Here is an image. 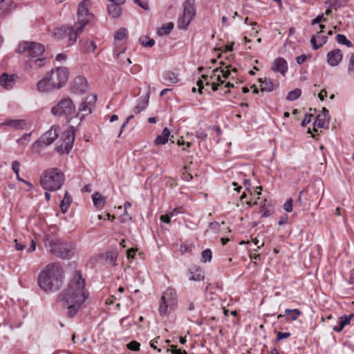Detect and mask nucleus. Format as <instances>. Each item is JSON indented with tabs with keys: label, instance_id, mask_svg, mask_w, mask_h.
I'll return each instance as SVG.
<instances>
[{
	"label": "nucleus",
	"instance_id": "obj_29",
	"mask_svg": "<svg viewBox=\"0 0 354 354\" xmlns=\"http://www.w3.org/2000/svg\"><path fill=\"white\" fill-rule=\"evenodd\" d=\"M285 315L288 317L286 318L287 320L291 319L292 321H295L298 319V317L301 315V312L297 309H286Z\"/></svg>",
	"mask_w": 354,
	"mask_h": 354
},
{
	"label": "nucleus",
	"instance_id": "obj_16",
	"mask_svg": "<svg viewBox=\"0 0 354 354\" xmlns=\"http://www.w3.org/2000/svg\"><path fill=\"white\" fill-rule=\"evenodd\" d=\"M288 62L284 58L277 57L274 60L272 67L273 71L280 73L282 75H285L288 71Z\"/></svg>",
	"mask_w": 354,
	"mask_h": 354
},
{
	"label": "nucleus",
	"instance_id": "obj_46",
	"mask_svg": "<svg viewBox=\"0 0 354 354\" xmlns=\"http://www.w3.org/2000/svg\"><path fill=\"white\" fill-rule=\"evenodd\" d=\"M86 50L87 52H94L97 46L93 41H87L86 42Z\"/></svg>",
	"mask_w": 354,
	"mask_h": 354
},
{
	"label": "nucleus",
	"instance_id": "obj_60",
	"mask_svg": "<svg viewBox=\"0 0 354 354\" xmlns=\"http://www.w3.org/2000/svg\"><path fill=\"white\" fill-rule=\"evenodd\" d=\"M348 282L350 284H354V268L350 271L349 278Z\"/></svg>",
	"mask_w": 354,
	"mask_h": 354
},
{
	"label": "nucleus",
	"instance_id": "obj_54",
	"mask_svg": "<svg viewBox=\"0 0 354 354\" xmlns=\"http://www.w3.org/2000/svg\"><path fill=\"white\" fill-rule=\"evenodd\" d=\"M159 338H160V337H158L156 339H154L152 341H151L150 346L152 348H153L155 350H157L158 352H161V349L160 348H158L157 346H156V344H158V340Z\"/></svg>",
	"mask_w": 354,
	"mask_h": 354
},
{
	"label": "nucleus",
	"instance_id": "obj_34",
	"mask_svg": "<svg viewBox=\"0 0 354 354\" xmlns=\"http://www.w3.org/2000/svg\"><path fill=\"white\" fill-rule=\"evenodd\" d=\"M301 95V91L299 88H295L288 93L286 100L289 101H295L297 100Z\"/></svg>",
	"mask_w": 354,
	"mask_h": 354
},
{
	"label": "nucleus",
	"instance_id": "obj_48",
	"mask_svg": "<svg viewBox=\"0 0 354 354\" xmlns=\"http://www.w3.org/2000/svg\"><path fill=\"white\" fill-rule=\"evenodd\" d=\"M170 347L172 348V354H187V352L185 350L177 348V346L171 345Z\"/></svg>",
	"mask_w": 354,
	"mask_h": 354
},
{
	"label": "nucleus",
	"instance_id": "obj_15",
	"mask_svg": "<svg viewBox=\"0 0 354 354\" xmlns=\"http://www.w3.org/2000/svg\"><path fill=\"white\" fill-rule=\"evenodd\" d=\"M343 58L340 49H334L327 53V62L331 66L339 65Z\"/></svg>",
	"mask_w": 354,
	"mask_h": 354
},
{
	"label": "nucleus",
	"instance_id": "obj_52",
	"mask_svg": "<svg viewBox=\"0 0 354 354\" xmlns=\"http://www.w3.org/2000/svg\"><path fill=\"white\" fill-rule=\"evenodd\" d=\"M155 44V40L153 39H149L147 41H142V45L145 47H152Z\"/></svg>",
	"mask_w": 354,
	"mask_h": 354
},
{
	"label": "nucleus",
	"instance_id": "obj_8",
	"mask_svg": "<svg viewBox=\"0 0 354 354\" xmlns=\"http://www.w3.org/2000/svg\"><path fill=\"white\" fill-rule=\"evenodd\" d=\"M178 304V299L176 292L173 288H168L163 292L160 305L158 312L161 317L167 315L169 312L174 310Z\"/></svg>",
	"mask_w": 354,
	"mask_h": 354
},
{
	"label": "nucleus",
	"instance_id": "obj_40",
	"mask_svg": "<svg viewBox=\"0 0 354 354\" xmlns=\"http://www.w3.org/2000/svg\"><path fill=\"white\" fill-rule=\"evenodd\" d=\"M293 200L292 198H288L283 205V209L287 212H292Z\"/></svg>",
	"mask_w": 354,
	"mask_h": 354
},
{
	"label": "nucleus",
	"instance_id": "obj_3",
	"mask_svg": "<svg viewBox=\"0 0 354 354\" xmlns=\"http://www.w3.org/2000/svg\"><path fill=\"white\" fill-rule=\"evenodd\" d=\"M44 50V46L40 43L24 41L19 43L17 53L28 58L25 62L26 69H38L45 64L46 58L41 57Z\"/></svg>",
	"mask_w": 354,
	"mask_h": 354
},
{
	"label": "nucleus",
	"instance_id": "obj_59",
	"mask_svg": "<svg viewBox=\"0 0 354 354\" xmlns=\"http://www.w3.org/2000/svg\"><path fill=\"white\" fill-rule=\"evenodd\" d=\"M327 95V92L325 89H323L318 94V97L321 101H323Z\"/></svg>",
	"mask_w": 354,
	"mask_h": 354
},
{
	"label": "nucleus",
	"instance_id": "obj_17",
	"mask_svg": "<svg viewBox=\"0 0 354 354\" xmlns=\"http://www.w3.org/2000/svg\"><path fill=\"white\" fill-rule=\"evenodd\" d=\"M63 136L64 137V145H61V147H64V152L68 153L73 145L75 140V131H66L64 133Z\"/></svg>",
	"mask_w": 354,
	"mask_h": 354
},
{
	"label": "nucleus",
	"instance_id": "obj_42",
	"mask_svg": "<svg viewBox=\"0 0 354 354\" xmlns=\"http://www.w3.org/2000/svg\"><path fill=\"white\" fill-rule=\"evenodd\" d=\"M324 14L321 13L318 15L315 19L311 21V25L314 26L317 24H319L322 21H326L327 19L324 17Z\"/></svg>",
	"mask_w": 354,
	"mask_h": 354
},
{
	"label": "nucleus",
	"instance_id": "obj_41",
	"mask_svg": "<svg viewBox=\"0 0 354 354\" xmlns=\"http://www.w3.org/2000/svg\"><path fill=\"white\" fill-rule=\"evenodd\" d=\"M127 348L133 351H137L140 350V344L136 341H131L127 345Z\"/></svg>",
	"mask_w": 354,
	"mask_h": 354
},
{
	"label": "nucleus",
	"instance_id": "obj_6",
	"mask_svg": "<svg viewBox=\"0 0 354 354\" xmlns=\"http://www.w3.org/2000/svg\"><path fill=\"white\" fill-rule=\"evenodd\" d=\"M45 246L49 248L50 252L55 257L63 259H71L75 253V248L72 243L62 240H44Z\"/></svg>",
	"mask_w": 354,
	"mask_h": 354
},
{
	"label": "nucleus",
	"instance_id": "obj_51",
	"mask_svg": "<svg viewBox=\"0 0 354 354\" xmlns=\"http://www.w3.org/2000/svg\"><path fill=\"white\" fill-rule=\"evenodd\" d=\"M264 206H265V204L263 205H261V210H260L261 212H262L261 217H263V218L268 217L272 214V211L270 209H266L265 211L263 212Z\"/></svg>",
	"mask_w": 354,
	"mask_h": 354
},
{
	"label": "nucleus",
	"instance_id": "obj_2",
	"mask_svg": "<svg viewBox=\"0 0 354 354\" xmlns=\"http://www.w3.org/2000/svg\"><path fill=\"white\" fill-rule=\"evenodd\" d=\"M64 276L63 268L59 263H49L39 273L38 285L46 292H55L62 287Z\"/></svg>",
	"mask_w": 354,
	"mask_h": 354
},
{
	"label": "nucleus",
	"instance_id": "obj_12",
	"mask_svg": "<svg viewBox=\"0 0 354 354\" xmlns=\"http://www.w3.org/2000/svg\"><path fill=\"white\" fill-rule=\"evenodd\" d=\"M17 78L16 74L9 75L3 73L0 75V86L7 91L11 90L15 86Z\"/></svg>",
	"mask_w": 354,
	"mask_h": 354
},
{
	"label": "nucleus",
	"instance_id": "obj_35",
	"mask_svg": "<svg viewBox=\"0 0 354 354\" xmlns=\"http://www.w3.org/2000/svg\"><path fill=\"white\" fill-rule=\"evenodd\" d=\"M127 34H128V30L126 28H120L119 30H118L115 32V35H114L115 39L122 41L127 37Z\"/></svg>",
	"mask_w": 354,
	"mask_h": 354
},
{
	"label": "nucleus",
	"instance_id": "obj_14",
	"mask_svg": "<svg viewBox=\"0 0 354 354\" xmlns=\"http://www.w3.org/2000/svg\"><path fill=\"white\" fill-rule=\"evenodd\" d=\"M97 100V96L95 95H91L88 96L84 101H83L79 108L80 112H85V114L88 115L91 113L92 109L95 106V103Z\"/></svg>",
	"mask_w": 354,
	"mask_h": 354
},
{
	"label": "nucleus",
	"instance_id": "obj_13",
	"mask_svg": "<svg viewBox=\"0 0 354 354\" xmlns=\"http://www.w3.org/2000/svg\"><path fill=\"white\" fill-rule=\"evenodd\" d=\"M319 27L321 30L317 32V35H313L310 39V43L312 45V48L314 50H317L320 47H322L324 44H326L328 41V37L325 35H322L321 33L323 32L324 28H325V26L320 24Z\"/></svg>",
	"mask_w": 354,
	"mask_h": 354
},
{
	"label": "nucleus",
	"instance_id": "obj_57",
	"mask_svg": "<svg viewBox=\"0 0 354 354\" xmlns=\"http://www.w3.org/2000/svg\"><path fill=\"white\" fill-rule=\"evenodd\" d=\"M136 250L135 249H133V248L129 249L127 250V258L129 259L134 258V255L136 254Z\"/></svg>",
	"mask_w": 354,
	"mask_h": 354
},
{
	"label": "nucleus",
	"instance_id": "obj_24",
	"mask_svg": "<svg viewBox=\"0 0 354 354\" xmlns=\"http://www.w3.org/2000/svg\"><path fill=\"white\" fill-rule=\"evenodd\" d=\"M170 136V131L167 127H165L160 135H158L154 140V143L156 145H165L168 142Z\"/></svg>",
	"mask_w": 354,
	"mask_h": 354
},
{
	"label": "nucleus",
	"instance_id": "obj_38",
	"mask_svg": "<svg viewBox=\"0 0 354 354\" xmlns=\"http://www.w3.org/2000/svg\"><path fill=\"white\" fill-rule=\"evenodd\" d=\"M348 73L354 75V53L351 54L348 66Z\"/></svg>",
	"mask_w": 354,
	"mask_h": 354
},
{
	"label": "nucleus",
	"instance_id": "obj_23",
	"mask_svg": "<svg viewBox=\"0 0 354 354\" xmlns=\"http://www.w3.org/2000/svg\"><path fill=\"white\" fill-rule=\"evenodd\" d=\"M86 81L83 77H77L75 79L73 89L77 93H84L86 91Z\"/></svg>",
	"mask_w": 354,
	"mask_h": 354
},
{
	"label": "nucleus",
	"instance_id": "obj_37",
	"mask_svg": "<svg viewBox=\"0 0 354 354\" xmlns=\"http://www.w3.org/2000/svg\"><path fill=\"white\" fill-rule=\"evenodd\" d=\"M212 257V253L210 249H205L202 252V259L203 262H209Z\"/></svg>",
	"mask_w": 354,
	"mask_h": 354
},
{
	"label": "nucleus",
	"instance_id": "obj_21",
	"mask_svg": "<svg viewBox=\"0 0 354 354\" xmlns=\"http://www.w3.org/2000/svg\"><path fill=\"white\" fill-rule=\"evenodd\" d=\"M82 31V30L78 29V25H75L67 30V34L68 35V45H73L77 41L78 35Z\"/></svg>",
	"mask_w": 354,
	"mask_h": 354
},
{
	"label": "nucleus",
	"instance_id": "obj_62",
	"mask_svg": "<svg viewBox=\"0 0 354 354\" xmlns=\"http://www.w3.org/2000/svg\"><path fill=\"white\" fill-rule=\"evenodd\" d=\"M66 59V56L63 53H59L57 55L55 59L58 62H61L62 60H65Z\"/></svg>",
	"mask_w": 354,
	"mask_h": 354
},
{
	"label": "nucleus",
	"instance_id": "obj_11",
	"mask_svg": "<svg viewBox=\"0 0 354 354\" xmlns=\"http://www.w3.org/2000/svg\"><path fill=\"white\" fill-rule=\"evenodd\" d=\"M86 2L88 0H84L79 4L77 9V22L78 29L83 30L86 25L89 22L92 15L89 14Z\"/></svg>",
	"mask_w": 354,
	"mask_h": 354
},
{
	"label": "nucleus",
	"instance_id": "obj_32",
	"mask_svg": "<svg viewBox=\"0 0 354 354\" xmlns=\"http://www.w3.org/2000/svg\"><path fill=\"white\" fill-rule=\"evenodd\" d=\"M174 27L173 22H169L164 24L158 30V33L159 35H166L170 33Z\"/></svg>",
	"mask_w": 354,
	"mask_h": 354
},
{
	"label": "nucleus",
	"instance_id": "obj_63",
	"mask_svg": "<svg viewBox=\"0 0 354 354\" xmlns=\"http://www.w3.org/2000/svg\"><path fill=\"white\" fill-rule=\"evenodd\" d=\"M196 84L198 86V93L201 94L203 93V80H198L196 82Z\"/></svg>",
	"mask_w": 354,
	"mask_h": 354
},
{
	"label": "nucleus",
	"instance_id": "obj_28",
	"mask_svg": "<svg viewBox=\"0 0 354 354\" xmlns=\"http://www.w3.org/2000/svg\"><path fill=\"white\" fill-rule=\"evenodd\" d=\"M71 202H72L71 196L66 192L64 194V198L62 199V201H61V203H60V209H61V211L62 213L64 214L68 211Z\"/></svg>",
	"mask_w": 354,
	"mask_h": 354
},
{
	"label": "nucleus",
	"instance_id": "obj_18",
	"mask_svg": "<svg viewBox=\"0 0 354 354\" xmlns=\"http://www.w3.org/2000/svg\"><path fill=\"white\" fill-rule=\"evenodd\" d=\"M2 125L12 128L15 130L24 129L27 124L26 120L23 119H7Z\"/></svg>",
	"mask_w": 354,
	"mask_h": 354
},
{
	"label": "nucleus",
	"instance_id": "obj_20",
	"mask_svg": "<svg viewBox=\"0 0 354 354\" xmlns=\"http://www.w3.org/2000/svg\"><path fill=\"white\" fill-rule=\"evenodd\" d=\"M149 95L141 96L137 100V104L134 107L133 112L138 114L145 110L149 104Z\"/></svg>",
	"mask_w": 354,
	"mask_h": 354
},
{
	"label": "nucleus",
	"instance_id": "obj_22",
	"mask_svg": "<svg viewBox=\"0 0 354 354\" xmlns=\"http://www.w3.org/2000/svg\"><path fill=\"white\" fill-rule=\"evenodd\" d=\"M259 82L261 83V90L263 92H271L278 86V83L274 84L271 79L267 77L260 79Z\"/></svg>",
	"mask_w": 354,
	"mask_h": 354
},
{
	"label": "nucleus",
	"instance_id": "obj_1",
	"mask_svg": "<svg viewBox=\"0 0 354 354\" xmlns=\"http://www.w3.org/2000/svg\"><path fill=\"white\" fill-rule=\"evenodd\" d=\"M89 297V292L86 289V281L80 270H75L70 279L67 288L57 297V301L64 308H67V317H74L83 307Z\"/></svg>",
	"mask_w": 354,
	"mask_h": 354
},
{
	"label": "nucleus",
	"instance_id": "obj_49",
	"mask_svg": "<svg viewBox=\"0 0 354 354\" xmlns=\"http://www.w3.org/2000/svg\"><path fill=\"white\" fill-rule=\"evenodd\" d=\"M312 116L313 115L311 114H306L304 118L301 121V126L306 127L308 124H309L311 121Z\"/></svg>",
	"mask_w": 354,
	"mask_h": 354
},
{
	"label": "nucleus",
	"instance_id": "obj_31",
	"mask_svg": "<svg viewBox=\"0 0 354 354\" xmlns=\"http://www.w3.org/2000/svg\"><path fill=\"white\" fill-rule=\"evenodd\" d=\"M162 78L165 81L169 82L172 84H176L179 80L178 76L171 71H165L163 73Z\"/></svg>",
	"mask_w": 354,
	"mask_h": 354
},
{
	"label": "nucleus",
	"instance_id": "obj_58",
	"mask_svg": "<svg viewBox=\"0 0 354 354\" xmlns=\"http://www.w3.org/2000/svg\"><path fill=\"white\" fill-rule=\"evenodd\" d=\"M306 59V56L305 55H301L296 57V61L298 64H303Z\"/></svg>",
	"mask_w": 354,
	"mask_h": 354
},
{
	"label": "nucleus",
	"instance_id": "obj_53",
	"mask_svg": "<svg viewBox=\"0 0 354 354\" xmlns=\"http://www.w3.org/2000/svg\"><path fill=\"white\" fill-rule=\"evenodd\" d=\"M304 193V189L301 190L299 192V196H298V198L296 201V203H295V205H299V206H301L302 204H303V201H302V194Z\"/></svg>",
	"mask_w": 354,
	"mask_h": 354
},
{
	"label": "nucleus",
	"instance_id": "obj_4",
	"mask_svg": "<svg viewBox=\"0 0 354 354\" xmlns=\"http://www.w3.org/2000/svg\"><path fill=\"white\" fill-rule=\"evenodd\" d=\"M68 77V73L66 68L57 67L52 69L43 79L37 82V90L39 92L44 93L59 89L66 84Z\"/></svg>",
	"mask_w": 354,
	"mask_h": 354
},
{
	"label": "nucleus",
	"instance_id": "obj_56",
	"mask_svg": "<svg viewBox=\"0 0 354 354\" xmlns=\"http://www.w3.org/2000/svg\"><path fill=\"white\" fill-rule=\"evenodd\" d=\"M15 249L18 251L23 250L26 247L24 244L18 243L17 239L15 240Z\"/></svg>",
	"mask_w": 354,
	"mask_h": 354
},
{
	"label": "nucleus",
	"instance_id": "obj_61",
	"mask_svg": "<svg viewBox=\"0 0 354 354\" xmlns=\"http://www.w3.org/2000/svg\"><path fill=\"white\" fill-rule=\"evenodd\" d=\"M36 249V244L33 240H32L30 246L27 249V252H32Z\"/></svg>",
	"mask_w": 354,
	"mask_h": 354
},
{
	"label": "nucleus",
	"instance_id": "obj_64",
	"mask_svg": "<svg viewBox=\"0 0 354 354\" xmlns=\"http://www.w3.org/2000/svg\"><path fill=\"white\" fill-rule=\"evenodd\" d=\"M287 221H288V216L281 217L279 221H278V225H283L287 223Z\"/></svg>",
	"mask_w": 354,
	"mask_h": 354
},
{
	"label": "nucleus",
	"instance_id": "obj_33",
	"mask_svg": "<svg viewBox=\"0 0 354 354\" xmlns=\"http://www.w3.org/2000/svg\"><path fill=\"white\" fill-rule=\"evenodd\" d=\"M336 41L338 44L345 45L348 48L353 47V43L348 40L344 35L337 34L336 36Z\"/></svg>",
	"mask_w": 354,
	"mask_h": 354
},
{
	"label": "nucleus",
	"instance_id": "obj_30",
	"mask_svg": "<svg viewBox=\"0 0 354 354\" xmlns=\"http://www.w3.org/2000/svg\"><path fill=\"white\" fill-rule=\"evenodd\" d=\"M195 270V273H194V271L192 270H189L190 274L192 276L189 277L190 280L192 281H201L204 279V276L203 274V271L201 268L194 267L193 268V270Z\"/></svg>",
	"mask_w": 354,
	"mask_h": 354
},
{
	"label": "nucleus",
	"instance_id": "obj_45",
	"mask_svg": "<svg viewBox=\"0 0 354 354\" xmlns=\"http://www.w3.org/2000/svg\"><path fill=\"white\" fill-rule=\"evenodd\" d=\"M224 224H225L224 221H223L221 223H219L218 222H216V221H214V222H211L209 224V227L215 232H218L220 229L221 225H224Z\"/></svg>",
	"mask_w": 354,
	"mask_h": 354
},
{
	"label": "nucleus",
	"instance_id": "obj_44",
	"mask_svg": "<svg viewBox=\"0 0 354 354\" xmlns=\"http://www.w3.org/2000/svg\"><path fill=\"white\" fill-rule=\"evenodd\" d=\"M290 335H291V334L289 332H286V333L277 332V336H276V341L280 342L283 339H286V338L290 337Z\"/></svg>",
	"mask_w": 354,
	"mask_h": 354
},
{
	"label": "nucleus",
	"instance_id": "obj_5",
	"mask_svg": "<svg viewBox=\"0 0 354 354\" xmlns=\"http://www.w3.org/2000/svg\"><path fill=\"white\" fill-rule=\"evenodd\" d=\"M65 180V176L61 169L50 168L43 171L40 177V185L46 191L59 190Z\"/></svg>",
	"mask_w": 354,
	"mask_h": 354
},
{
	"label": "nucleus",
	"instance_id": "obj_47",
	"mask_svg": "<svg viewBox=\"0 0 354 354\" xmlns=\"http://www.w3.org/2000/svg\"><path fill=\"white\" fill-rule=\"evenodd\" d=\"M20 162L18 160H14L12 162V169L16 176H19Z\"/></svg>",
	"mask_w": 354,
	"mask_h": 354
},
{
	"label": "nucleus",
	"instance_id": "obj_9",
	"mask_svg": "<svg viewBox=\"0 0 354 354\" xmlns=\"http://www.w3.org/2000/svg\"><path fill=\"white\" fill-rule=\"evenodd\" d=\"M51 113L55 116H65L66 119L71 118L75 113V106L71 98H63L51 109Z\"/></svg>",
	"mask_w": 354,
	"mask_h": 354
},
{
	"label": "nucleus",
	"instance_id": "obj_43",
	"mask_svg": "<svg viewBox=\"0 0 354 354\" xmlns=\"http://www.w3.org/2000/svg\"><path fill=\"white\" fill-rule=\"evenodd\" d=\"M133 2L145 10L149 8L147 0H133Z\"/></svg>",
	"mask_w": 354,
	"mask_h": 354
},
{
	"label": "nucleus",
	"instance_id": "obj_19",
	"mask_svg": "<svg viewBox=\"0 0 354 354\" xmlns=\"http://www.w3.org/2000/svg\"><path fill=\"white\" fill-rule=\"evenodd\" d=\"M330 120V116L326 115V113L324 114H319L317 115L315 120L314 122V131H317V128H324L325 127L326 124L328 125Z\"/></svg>",
	"mask_w": 354,
	"mask_h": 354
},
{
	"label": "nucleus",
	"instance_id": "obj_27",
	"mask_svg": "<svg viewBox=\"0 0 354 354\" xmlns=\"http://www.w3.org/2000/svg\"><path fill=\"white\" fill-rule=\"evenodd\" d=\"M93 205L97 207H102L106 203V198L100 192H95L92 194Z\"/></svg>",
	"mask_w": 354,
	"mask_h": 354
},
{
	"label": "nucleus",
	"instance_id": "obj_7",
	"mask_svg": "<svg viewBox=\"0 0 354 354\" xmlns=\"http://www.w3.org/2000/svg\"><path fill=\"white\" fill-rule=\"evenodd\" d=\"M196 9L194 0H185L183 3V12L178 16L177 27L180 30H187L195 18Z\"/></svg>",
	"mask_w": 354,
	"mask_h": 354
},
{
	"label": "nucleus",
	"instance_id": "obj_55",
	"mask_svg": "<svg viewBox=\"0 0 354 354\" xmlns=\"http://www.w3.org/2000/svg\"><path fill=\"white\" fill-rule=\"evenodd\" d=\"M160 221L165 223H169L171 222V216L169 214L161 215Z\"/></svg>",
	"mask_w": 354,
	"mask_h": 354
},
{
	"label": "nucleus",
	"instance_id": "obj_25",
	"mask_svg": "<svg viewBox=\"0 0 354 354\" xmlns=\"http://www.w3.org/2000/svg\"><path fill=\"white\" fill-rule=\"evenodd\" d=\"M107 11L111 18L115 19L121 15L122 9L120 6H118L115 3H111L108 5Z\"/></svg>",
	"mask_w": 354,
	"mask_h": 354
},
{
	"label": "nucleus",
	"instance_id": "obj_10",
	"mask_svg": "<svg viewBox=\"0 0 354 354\" xmlns=\"http://www.w3.org/2000/svg\"><path fill=\"white\" fill-rule=\"evenodd\" d=\"M58 137L56 129L52 127L50 130L44 133L37 140L32 144V149L37 153H39L41 150L50 145Z\"/></svg>",
	"mask_w": 354,
	"mask_h": 354
},
{
	"label": "nucleus",
	"instance_id": "obj_26",
	"mask_svg": "<svg viewBox=\"0 0 354 354\" xmlns=\"http://www.w3.org/2000/svg\"><path fill=\"white\" fill-rule=\"evenodd\" d=\"M118 253L116 250H112L106 252V262L113 266H117Z\"/></svg>",
	"mask_w": 354,
	"mask_h": 354
},
{
	"label": "nucleus",
	"instance_id": "obj_50",
	"mask_svg": "<svg viewBox=\"0 0 354 354\" xmlns=\"http://www.w3.org/2000/svg\"><path fill=\"white\" fill-rule=\"evenodd\" d=\"M231 66H227L225 69L221 70L222 75L225 78H227L231 74V70L230 69Z\"/></svg>",
	"mask_w": 354,
	"mask_h": 354
},
{
	"label": "nucleus",
	"instance_id": "obj_39",
	"mask_svg": "<svg viewBox=\"0 0 354 354\" xmlns=\"http://www.w3.org/2000/svg\"><path fill=\"white\" fill-rule=\"evenodd\" d=\"M31 133H24L20 138L17 140V142L21 145H27L30 139Z\"/></svg>",
	"mask_w": 354,
	"mask_h": 354
},
{
	"label": "nucleus",
	"instance_id": "obj_36",
	"mask_svg": "<svg viewBox=\"0 0 354 354\" xmlns=\"http://www.w3.org/2000/svg\"><path fill=\"white\" fill-rule=\"evenodd\" d=\"M353 317V314H351L349 315H344L343 316H341L339 318L338 322H339V324H340L341 326H342L343 327H345L346 325L350 324L351 320Z\"/></svg>",
	"mask_w": 354,
	"mask_h": 354
}]
</instances>
